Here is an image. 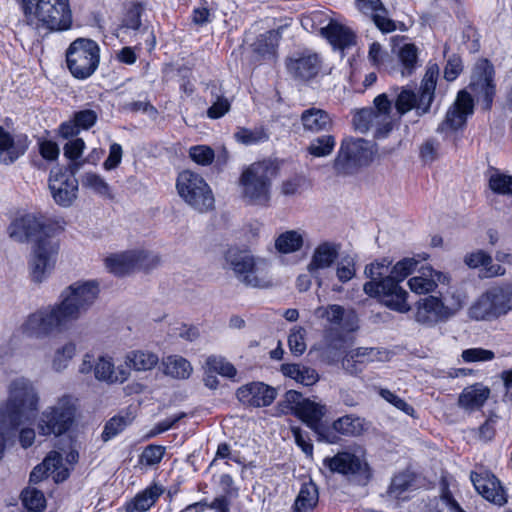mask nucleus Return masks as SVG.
<instances>
[{"instance_id":"nucleus-20","label":"nucleus","mask_w":512,"mask_h":512,"mask_svg":"<svg viewBox=\"0 0 512 512\" xmlns=\"http://www.w3.org/2000/svg\"><path fill=\"white\" fill-rule=\"evenodd\" d=\"M390 359V352L376 347H358L347 351L342 358V369L351 376L361 374L368 364L386 362Z\"/></svg>"},{"instance_id":"nucleus-26","label":"nucleus","mask_w":512,"mask_h":512,"mask_svg":"<svg viewBox=\"0 0 512 512\" xmlns=\"http://www.w3.org/2000/svg\"><path fill=\"white\" fill-rule=\"evenodd\" d=\"M374 105L375 108L372 109L373 132L376 137H383L392 130L398 116L393 113L392 102L385 93L374 99Z\"/></svg>"},{"instance_id":"nucleus-25","label":"nucleus","mask_w":512,"mask_h":512,"mask_svg":"<svg viewBox=\"0 0 512 512\" xmlns=\"http://www.w3.org/2000/svg\"><path fill=\"white\" fill-rule=\"evenodd\" d=\"M236 396L244 405L267 407L276 399L277 391L263 382H251L239 387Z\"/></svg>"},{"instance_id":"nucleus-13","label":"nucleus","mask_w":512,"mask_h":512,"mask_svg":"<svg viewBox=\"0 0 512 512\" xmlns=\"http://www.w3.org/2000/svg\"><path fill=\"white\" fill-rule=\"evenodd\" d=\"M60 250V242L53 234L39 237L35 240L28 267L33 282L41 283L46 280L54 270Z\"/></svg>"},{"instance_id":"nucleus-48","label":"nucleus","mask_w":512,"mask_h":512,"mask_svg":"<svg viewBox=\"0 0 512 512\" xmlns=\"http://www.w3.org/2000/svg\"><path fill=\"white\" fill-rule=\"evenodd\" d=\"M234 138L238 143L249 146L267 141L269 134L263 126L253 128L238 127L234 133Z\"/></svg>"},{"instance_id":"nucleus-62","label":"nucleus","mask_w":512,"mask_h":512,"mask_svg":"<svg viewBox=\"0 0 512 512\" xmlns=\"http://www.w3.org/2000/svg\"><path fill=\"white\" fill-rule=\"evenodd\" d=\"M306 330L302 327H295L288 336V345L292 354L302 355L306 350Z\"/></svg>"},{"instance_id":"nucleus-51","label":"nucleus","mask_w":512,"mask_h":512,"mask_svg":"<svg viewBox=\"0 0 512 512\" xmlns=\"http://www.w3.org/2000/svg\"><path fill=\"white\" fill-rule=\"evenodd\" d=\"M336 145L335 137L332 135H322L313 139L308 147L307 151L314 157H327L334 150Z\"/></svg>"},{"instance_id":"nucleus-2","label":"nucleus","mask_w":512,"mask_h":512,"mask_svg":"<svg viewBox=\"0 0 512 512\" xmlns=\"http://www.w3.org/2000/svg\"><path fill=\"white\" fill-rule=\"evenodd\" d=\"M466 304L464 293L448 289L438 295L420 298L414 306V320L426 327H433L457 315Z\"/></svg>"},{"instance_id":"nucleus-41","label":"nucleus","mask_w":512,"mask_h":512,"mask_svg":"<svg viewBox=\"0 0 512 512\" xmlns=\"http://www.w3.org/2000/svg\"><path fill=\"white\" fill-rule=\"evenodd\" d=\"M134 257L133 251L111 254L105 258V266L114 275L122 276L135 269Z\"/></svg>"},{"instance_id":"nucleus-19","label":"nucleus","mask_w":512,"mask_h":512,"mask_svg":"<svg viewBox=\"0 0 512 512\" xmlns=\"http://www.w3.org/2000/svg\"><path fill=\"white\" fill-rule=\"evenodd\" d=\"M52 226L43 215L26 214L15 219L8 227L10 238L17 242H25L31 238L38 239L52 234Z\"/></svg>"},{"instance_id":"nucleus-59","label":"nucleus","mask_w":512,"mask_h":512,"mask_svg":"<svg viewBox=\"0 0 512 512\" xmlns=\"http://www.w3.org/2000/svg\"><path fill=\"white\" fill-rule=\"evenodd\" d=\"M134 254L135 269L150 270L161 263V258L157 253L146 250H132Z\"/></svg>"},{"instance_id":"nucleus-63","label":"nucleus","mask_w":512,"mask_h":512,"mask_svg":"<svg viewBox=\"0 0 512 512\" xmlns=\"http://www.w3.org/2000/svg\"><path fill=\"white\" fill-rule=\"evenodd\" d=\"M168 334L192 342L199 337V331L195 326L184 323H176L169 328Z\"/></svg>"},{"instance_id":"nucleus-8","label":"nucleus","mask_w":512,"mask_h":512,"mask_svg":"<svg viewBox=\"0 0 512 512\" xmlns=\"http://www.w3.org/2000/svg\"><path fill=\"white\" fill-rule=\"evenodd\" d=\"M272 174L271 165L265 161L246 167L239 179L242 197L251 204H267L270 200Z\"/></svg>"},{"instance_id":"nucleus-58","label":"nucleus","mask_w":512,"mask_h":512,"mask_svg":"<svg viewBox=\"0 0 512 512\" xmlns=\"http://www.w3.org/2000/svg\"><path fill=\"white\" fill-rule=\"evenodd\" d=\"M23 505L31 511H41L45 508L46 500L44 494L35 488H26L22 494Z\"/></svg>"},{"instance_id":"nucleus-28","label":"nucleus","mask_w":512,"mask_h":512,"mask_svg":"<svg viewBox=\"0 0 512 512\" xmlns=\"http://www.w3.org/2000/svg\"><path fill=\"white\" fill-rule=\"evenodd\" d=\"M52 476L55 482H62L69 476V470L63 466L60 453L53 451L47 455L43 462L37 465L30 474V482L38 483L46 476Z\"/></svg>"},{"instance_id":"nucleus-34","label":"nucleus","mask_w":512,"mask_h":512,"mask_svg":"<svg viewBox=\"0 0 512 512\" xmlns=\"http://www.w3.org/2000/svg\"><path fill=\"white\" fill-rule=\"evenodd\" d=\"M303 130L310 133L329 131L333 127V120L323 109L311 107L304 110L300 116Z\"/></svg>"},{"instance_id":"nucleus-50","label":"nucleus","mask_w":512,"mask_h":512,"mask_svg":"<svg viewBox=\"0 0 512 512\" xmlns=\"http://www.w3.org/2000/svg\"><path fill=\"white\" fill-rule=\"evenodd\" d=\"M278 44V35L275 31L261 34L253 44L254 51L263 58H271L275 55Z\"/></svg>"},{"instance_id":"nucleus-57","label":"nucleus","mask_w":512,"mask_h":512,"mask_svg":"<svg viewBox=\"0 0 512 512\" xmlns=\"http://www.w3.org/2000/svg\"><path fill=\"white\" fill-rule=\"evenodd\" d=\"M19 427L0 415V460L5 455L6 447L14 443L15 432Z\"/></svg>"},{"instance_id":"nucleus-35","label":"nucleus","mask_w":512,"mask_h":512,"mask_svg":"<svg viewBox=\"0 0 512 512\" xmlns=\"http://www.w3.org/2000/svg\"><path fill=\"white\" fill-rule=\"evenodd\" d=\"M77 354V344L67 340L55 348L50 357V367L56 373L65 371Z\"/></svg>"},{"instance_id":"nucleus-39","label":"nucleus","mask_w":512,"mask_h":512,"mask_svg":"<svg viewBox=\"0 0 512 512\" xmlns=\"http://www.w3.org/2000/svg\"><path fill=\"white\" fill-rule=\"evenodd\" d=\"M162 364L164 374L175 379H188L193 372L191 363L180 355L167 356Z\"/></svg>"},{"instance_id":"nucleus-40","label":"nucleus","mask_w":512,"mask_h":512,"mask_svg":"<svg viewBox=\"0 0 512 512\" xmlns=\"http://www.w3.org/2000/svg\"><path fill=\"white\" fill-rule=\"evenodd\" d=\"M305 233L301 230H288L275 239V249L281 254L299 251L304 245Z\"/></svg>"},{"instance_id":"nucleus-38","label":"nucleus","mask_w":512,"mask_h":512,"mask_svg":"<svg viewBox=\"0 0 512 512\" xmlns=\"http://www.w3.org/2000/svg\"><path fill=\"white\" fill-rule=\"evenodd\" d=\"M319 500L317 486L312 482H305L301 485L299 493L293 504V512H309L313 510Z\"/></svg>"},{"instance_id":"nucleus-55","label":"nucleus","mask_w":512,"mask_h":512,"mask_svg":"<svg viewBox=\"0 0 512 512\" xmlns=\"http://www.w3.org/2000/svg\"><path fill=\"white\" fill-rule=\"evenodd\" d=\"M336 264V277L341 283L352 280L356 275V260L351 255H345L340 258Z\"/></svg>"},{"instance_id":"nucleus-5","label":"nucleus","mask_w":512,"mask_h":512,"mask_svg":"<svg viewBox=\"0 0 512 512\" xmlns=\"http://www.w3.org/2000/svg\"><path fill=\"white\" fill-rule=\"evenodd\" d=\"M512 312V282L493 285L475 299L467 315L475 321H495Z\"/></svg>"},{"instance_id":"nucleus-61","label":"nucleus","mask_w":512,"mask_h":512,"mask_svg":"<svg viewBox=\"0 0 512 512\" xmlns=\"http://www.w3.org/2000/svg\"><path fill=\"white\" fill-rule=\"evenodd\" d=\"M206 508L214 509L218 512H228L229 511V503L225 496L215 498L211 504H207L206 502H196L188 505L186 508L181 510L180 512H202Z\"/></svg>"},{"instance_id":"nucleus-47","label":"nucleus","mask_w":512,"mask_h":512,"mask_svg":"<svg viewBox=\"0 0 512 512\" xmlns=\"http://www.w3.org/2000/svg\"><path fill=\"white\" fill-rule=\"evenodd\" d=\"M344 337L335 329H328L324 334V347L323 355L326 357L329 364L337 360L338 354L343 348Z\"/></svg>"},{"instance_id":"nucleus-9","label":"nucleus","mask_w":512,"mask_h":512,"mask_svg":"<svg viewBox=\"0 0 512 512\" xmlns=\"http://www.w3.org/2000/svg\"><path fill=\"white\" fill-rule=\"evenodd\" d=\"M176 189L181 199L196 211L206 213L214 209L213 192L205 179L198 173L191 170L179 173Z\"/></svg>"},{"instance_id":"nucleus-11","label":"nucleus","mask_w":512,"mask_h":512,"mask_svg":"<svg viewBox=\"0 0 512 512\" xmlns=\"http://www.w3.org/2000/svg\"><path fill=\"white\" fill-rule=\"evenodd\" d=\"M277 411L278 414L295 415L324 439L320 422L326 413L325 405L304 398L301 393L295 390H289L278 403Z\"/></svg>"},{"instance_id":"nucleus-46","label":"nucleus","mask_w":512,"mask_h":512,"mask_svg":"<svg viewBox=\"0 0 512 512\" xmlns=\"http://www.w3.org/2000/svg\"><path fill=\"white\" fill-rule=\"evenodd\" d=\"M397 55L401 64V75H412L418 67V48L412 43H406L399 48Z\"/></svg>"},{"instance_id":"nucleus-53","label":"nucleus","mask_w":512,"mask_h":512,"mask_svg":"<svg viewBox=\"0 0 512 512\" xmlns=\"http://www.w3.org/2000/svg\"><path fill=\"white\" fill-rule=\"evenodd\" d=\"M205 365L209 372H215L224 377L233 378L237 373L236 368L222 356L207 357Z\"/></svg>"},{"instance_id":"nucleus-30","label":"nucleus","mask_w":512,"mask_h":512,"mask_svg":"<svg viewBox=\"0 0 512 512\" xmlns=\"http://www.w3.org/2000/svg\"><path fill=\"white\" fill-rule=\"evenodd\" d=\"M287 69L294 77L308 80L317 75L320 69V60L317 54L310 51L298 53L287 61Z\"/></svg>"},{"instance_id":"nucleus-44","label":"nucleus","mask_w":512,"mask_h":512,"mask_svg":"<svg viewBox=\"0 0 512 512\" xmlns=\"http://www.w3.org/2000/svg\"><path fill=\"white\" fill-rule=\"evenodd\" d=\"M322 32L335 47L344 48L354 43V34L338 23H330Z\"/></svg>"},{"instance_id":"nucleus-15","label":"nucleus","mask_w":512,"mask_h":512,"mask_svg":"<svg viewBox=\"0 0 512 512\" xmlns=\"http://www.w3.org/2000/svg\"><path fill=\"white\" fill-rule=\"evenodd\" d=\"M66 61L75 78L87 79L94 74L99 66V45L93 40L78 38L67 49Z\"/></svg>"},{"instance_id":"nucleus-10","label":"nucleus","mask_w":512,"mask_h":512,"mask_svg":"<svg viewBox=\"0 0 512 512\" xmlns=\"http://www.w3.org/2000/svg\"><path fill=\"white\" fill-rule=\"evenodd\" d=\"M67 328V324L52 303L28 314L20 325L19 331L29 339L43 340Z\"/></svg>"},{"instance_id":"nucleus-12","label":"nucleus","mask_w":512,"mask_h":512,"mask_svg":"<svg viewBox=\"0 0 512 512\" xmlns=\"http://www.w3.org/2000/svg\"><path fill=\"white\" fill-rule=\"evenodd\" d=\"M77 399L72 395H63L57 402L47 407L38 420L41 435H61L72 426L76 413Z\"/></svg>"},{"instance_id":"nucleus-4","label":"nucleus","mask_w":512,"mask_h":512,"mask_svg":"<svg viewBox=\"0 0 512 512\" xmlns=\"http://www.w3.org/2000/svg\"><path fill=\"white\" fill-rule=\"evenodd\" d=\"M99 292L96 280L76 281L61 291L54 305L69 327L94 305Z\"/></svg>"},{"instance_id":"nucleus-36","label":"nucleus","mask_w":512,"mask_h":512,"mask_svg":"<svg viewBox=\"0 0 512 512\" xmlns=\"http://www.w3.org/2000/svg\"><path fill=\"white\" fill-rule=\"evenodd\" d=\"M159 362L158 356L146 350H132L126 353L124 364L129 370L144 372L152 370Z\"/></svg>"},{"instance_id":"nucleus-43","label":"nucleus","mask_w":512,"mask_h":512,"mask_svg":"<svg viewBox=\"0 0 512 512\" xmlns=\"http://www.w3.org/2000/svg\"><path fill=\"white\" fill-rule=\"evenodd\" d=\"M164 489L161 485L153 484L148 486L145 490L138 493L131 504L132 512H146L148 511L157 501V499L163 494Z\"/></svg>"},{"instance_id":"nucleus-56","label":"nucleus","mask_w":512,"mask_h":512,"mask_svg":"<svg viewBox=\"0 0 512 512\" xmlns=\"http://www.w3.org/2000/svg\"><path fill=\"white\" fill-rule=\"evenodd\" d=\"M417 264L418 261L414 258H404L393 266L390 274L385 278H391L393 281L400 283L416 269Z\"/></svg>"},{"instance_id":"nucleus-52","label":"nucleus","mask_w":512,"mask_h":512,"mask_svg":"<svg viewBox=\"0 0 512 512\" xmlns=\"http://www.w3.org/2000/svg\"><path fill=\"white\" fill-rule=\"evenodd\" d=\"M314 316L331 325H340L345 316V309L337 304L319 306L314 310Z\"/></svg>"},{"instance_id":"nucleus-32","label":"nucleus","mask_w":512,"mask_h":512,"mask_svg":"<svg viewBox=\"0 0 512 512\" xmlns=\"http://www.w3.org/2000/svg\"><path fill=\"white\" fill-rule=\"evenodd\" d=\"M448 282L449 277L446 274L428 268L423 270L420 275L411 277L408 280V286L415 294L428 295L435 291L438 283L444 284Z\"/></svg>"},{"instance_id":"nucleus-7","label":"nucleus","mask_w":512,"mask_h":512,"mask_svg":"<svg viewBox=\"0 0 512 512\" xmlns=\"http://www.w3.org/2000/svg\"><path fill=\"white\" fill-rule=\"evenodd\" d=\"M226 260L237 279L244 285L261 289L272 286L270 267L266 261L236 251H229Z\"/></svg>"},{"instance_id":"nucleus-64","label":"nucleus","mask_w":512,"mask_h":512,"mask_svg":"<svg viewBox=\"0 0 512 512\" xmlns=\"http://www.w3.org/2000/svg\"><path fill=\"white\" fill-rule=\"evenodd\" d=\"M495 354L493 351L484 348H470L462 352V359L464 362H487L493 360Z\"/></svg>"},{"instance_id":"nucleus-22","label":"nucleus","mask_w":512,"mask_h":512,"mask_svg":"<svg viewBox=\"0 0 512 512\" xmlns=\"http://www.w3.org/2000/svg\"><path fill=\"white\" fill-rule=\"evenodd\" d=\"M323 466L331 473H340L343 475H357L362 478H369V468L367 463L349 452H340L333 457H326L323 460Z\"/></svg>"},{"instance_id":"nucleus-31","label":"nucleus","mask_w":512,"mask_h":512,"mask_svg":"<svg viewBox=\"0 0 512 512\" xmlns=\"http://www.w3.org/2000/svg\"><path fill=\"white\" fill-rule=\"evenodd\" d=\"M356 6L360 12L370 16L374 24L384 33L393 32L396 25L388 16V11L381 0H356Z\"/></svg>"},{"instance_id":"nucleus-23","label":"nucleus","mask_w":512,"mask_h":512,"mask_svg":"<svg viewBox=\"0 0 512 512\" xmlns=\"http://www.w3.org/2000/svg\"><path fill=\"white\" fill-rule=\"evenodd\" d=\"M131 372L124 363L116 364L109 353L96 357L95 379L107 385L123 384L130 378Z\"/></svg>"},{"instance_id":"nucleus-37","label":"nucleus","mask_w":512,"mask_h":512,"mask_svg":"<svg viewBox=\"0 0 512 512\" xmlns=\"http://www.w3.org/2000/svg\"><path fill=\"white\" fill-rule=\"evenodd\" d=\"M487 182L490 191L498 196L506 197L512 202V175L491 168L487 174Z\"/></svg>"},{"instance_id":"nucleus-18","label":"nucleus","mask_w":512,"mask_h":512,"mask_svg":"<svg viewBox=\"0 0 512 512\" xmlns=\"http://www.w3.org/2000/svg\"><path fill=\"white\" fill-rule=\"evenodd\" d=\"M71 173L60 169L52 170L49 177V189L54 201L64 207L70 206L77 198L78 180L74 173L79 169L78 164L70 165Z\"/></svg>"},{"instance_id":"nucleus-49","label":"nucleus","mask_w":512,"mask_h":512,"mask_svg":"<svg viewBox=\"0 0 512 512\" xmlns=\"http://www.w3.org/2000/svg\"><path fill=\"white\" fill-rule=\"evenodd\" d=\"M333 429L346 436H358L364 430V420L358 416L345 415L334 421Z\"/></svg>"},{"instance_id":"nucleus-27","label":"nucleus","mask_w":512,"mask_h":512,"mask_svg":"<svg viewBox=\"0 0 512 512\" xmlns=\"http://www.w3.org/2000/svg\"><path fill=\"white\" fill-rule=\"evenodd\" d=\"M470 479L476 491L486 500L499 506L507 502L505 491L493 474L471 472Z\"/></svg>"},{"instance_id":"nucleus-6","label":"nucleus","mask_w":512,"mask_h":512,"mask_svg":"<svg viewBox=\"0 0 512 512\" xmlns=\"http://www.w3.org/2000/svg\"><path fill=\"white\" fill-rule=\"evenodd\" d=\"M439 72V66L436 63L429 62L427 64L426 72L421 81L420 94L418 97L412 90L405 88L401 89L395 100V109L398 118L412 109L416 110L418 116H422L429 112L434 100Z\"/></svg>"},{"instance_id":"nucleus-33","label":"nucleus","mask_w":512,"mask_h":512,"mask_svg":"<svg viewBox=\"0 0 512 512\" xmlns=\"http://www.w3.org/2000/svg\"><path fill=\"white\" fill-rule=\"evenodd\" d=\"M489 397L490 389L482 383H476L462 390L458 397V405L466 411H476L483 407Z\"/></svg>"},{"instance_id":"nucleus-3","label":"nucleus","mask_w":512,"mask_h":512,"mask_svg":"<svg viewBox=\"0 0 512 512\" xmlns=\"http://www.w3.org/2000/svg\"><path fill=\"white\" fill-rule=\"evenodd\" d=\"M39 395L31 380L18 377L8 386V398L0 407V415L21 426L33 420L38 412Z\"/></svg>"},{"instance_id":"nucleus-14","label":"nucleus","mask_w":512,"mask_h":512,"mask_svg":"<svg viewBox=\"0 0 512 512\" xmlns=\"http://www.w3.org/2000/svg\"><path fill=\"white\" fill-rule=\"evenodd\" d=\"M372 155L369 142L362 138L346 137L341 141L333 161V169L338 175H352L368 165Z\"/></svg>"},{"instance_id":"nucleus-42","label":"nucleus","mask_w":512,"mask_h":512,"mask_svg":"<svg viewBox=\"0 0 512 512\" xmlns=\"http://www.w3.org/2000/svg\"><path fill=\"white\" fill-rule=\"evenodd\" d=\"M281 372L284 376L294 379L297 383L310 386L318 381L316 370L300 364H283Z\"/></svg>"},{"instance_id":"nucleus-45","label":"nucleus","mask_w":512,"mask_h":512,"mask_svg":"<svg viewBox=\"0 0 512 512\" xmlns=\"http://www.w3.org/2000/svg\"><path fill=\"white\" fill-rule=\"evenodd\" d=\"M82 187L90 190L99 197L112 199L113 194L110 185L99 174L94 172H86L81 177Z\"/></svg>"},{"instance_id":"nucleus-60","label":"nucleus","mask_w":512,"mask_h":512,"mask_svg":"<svg viewBox=\"0 0 512 512\" xmlns=\"http://www.w3.org/2000/svg\"><path fill=\"white\" fill-rule=\"evenodd\" d=\"M189 157L198 165H210L215 158L214 150L207 145H195L189 148Z\"/></svg>"},{"instance_id":"nucleus-17","label":"nucleus","mask_w":512,"mask_h":512,"mask_svg":"<svg viewBox=\"0 0 512 512\" xmlns=\"http://www.w3.org/2000/svg\"><path fill=\"white\" fill-rule=\"evenodd\" d=\"M341 244L325 240L318 243L313 249L306 270L313 276L318 287L323 285L321 274L334 267L339 259Z\"/></svg>"},{"instance_id":"nucleus-29","label":"nucleus","mask_w":512,"mask_h":512,"mask_svg":"<svg viewBox=\"0 0 512 512\" xmlns=\"http://www.w3.org/2000/svg\"><path fill=\"white\" fill-rule=\"evenodd\" d=\"M29 141L26 135H11L0 126V163L12 164L25 154Z\"/></svg>"},{"instance_id":"nucleus-54","label":"nucleus","mask_w":512,"mask_h":512,"mask_svg":"<svg viewBox=\"0 0 512 512\" xmlns=\"http://www.w3.org/2000/svg\"><path fill=\"white\" fill-rule=\"evenodd\" d=\"M413 482L410 472H403L393 477L388 489V495L394 499H404L403 494L408 491Z\"/></svg>"},{"instance_id":"nucleus-24","label":"nucleus","mask_w":512,"mask_h":512,"mask_svg":"<svg viewBox=\"0 0 512 512\" xmlns=\"http://www.w3.org/2000/svg\"><path fill=\"white\" fill-rule=\"evenodd\" d=\"M474 104L471 95L463 90L457 95L454 104L448 109L445 120L438 126V132L457 130L464 126L467 117L473 114Z\"/></svg>"},{"instance_id":"nucleus-1","label":"nucleus","mask_w":512,"mask_h":512,"mask_svg":"<svg viewBox=\"0 0 512 512\" xmlns=\"http://www.w3.org/2000/svg\"><path fill=\"white\" fill-rule=\"evenodd\" d=\"M23 23L37 32L70 29L72 11L69 0H17Z\"/></svg>"},{"instance_id":"nucleus-21","label":"nucleus","mask_w":512,"mask_h":512,"mask_svg":"<svg viewBox=\"0 0 512 512\" xmlns=\"http://www.w3.org/2000/svg\"><path fill=\"white\" fill-rule=\"evenodd\" d=\"M493 77L494 69L488 60L481 59L476 62L471 75L470 88L478 99L483 98L484 108L487 110L490 109L495 94Z\"/></svg>"},{"instance_id":"nucleus-16","label":"nucleus","mask_w":512,"mask_h":512,"mask_svg":"<svg viewBox=\"0 0 512 512\" xmlns=\"http://www.w3.org/2000/svg\"><path fill=\"white\" fill-rule=\"evenodd\" d=\"M363 290L368 296L379 298L383 305L393 311L405 314L411 310L408 292L391 278L368 281L364 284Z\"/></svg>"}]
</instances>
